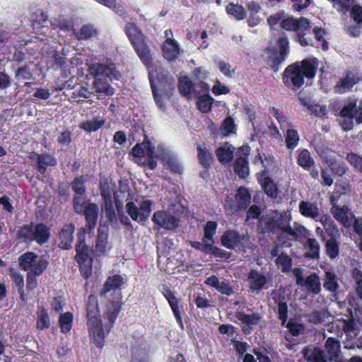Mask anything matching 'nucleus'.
<instances>
[{"label": "nucleus", "mask_w": 362, "mask_h": 362, "mask_svg": "<svg viewBox=\"0 0 362 362\" xmlns=\"http://www.w3.org/2000/svg\"><path fill=\"white\" fill-rule=\"evenodd\" d=\"M276 211L263 214L258 221V229L261 234L276 233Z\"/></svg>", "instance_id": "2eb2a0df"}, {"label": "nucleus", "mask_w": 362, "mask_h": 362, "mask_svg": "<svg viewBox=\"0 0 362 362\" xmlns=\"http://www.w3.org/2000/svg\"><path fill=\"white\" fill-rule=\"evenodd\" d=\"M48 266V262L40 257L35 262L29 266L28 272H32L33 274L40 276Z\"/></svg>", "instance_id": "6e6d98bb"}, {"label": "nucleus", "mask_w": 362, "mask_h": 362, "mask_svg": "<svg viewBox=\"0 0 362 362\" xmlns=\"http://www.w3.org/2000/svg\"><path fill=\"white\" fill-rule=\"evenodd\" d=\"M82 214L85 216L87 229L91 231L96 226L98 217V206L96 204L88 202Z\"/></svg>", "instance_id": "5701e85b"}, {"label": "nucleus", "mask_w": 362, "mask_h": 362, "mask_svg": "<svg viewBox=\"0 0 362 362\" xmlns=\"http://www.w3.org/2000/svg\"><path fill=\"white\" fill-rule=\"evenodd\" d=\"M298 207L299 211L303 216L318 221L320 214L316 204L308 201H301L299 203Z\"/></svg>", "instance_id": "bb28decb"}, {"label": "nucleus", "mask_w": 362, "mask_h": 362, "mask_svg": "<svg viewBox=\"0 0 362 362\" xmlns=\"http://www.w3.org/2000/svg\"><path fill=\"white\" fill-rule=\"evenodd\" d=\"M74 315L71 312L61 313L59 317V326L61 332L67 334L71 331L73 326Z\"/></svg>", "instance_id": "ea45409f"}, {"label": "nucleus", "mask_w": 362, "mask_h": 362, "mask_svg": "<svg viewBox=\"0 0 362 362\" xmlns=\"http://www.w3.org/2000/svg\"><path fill=\"white\" fill-rule=\"evenodd\" d=\"M105 119L99 117H95L91 120H86L79 125V128L87 132H93L98 131L105 124Z\"/></svg>", "instance_id": "a19ab883"}, {"label": "nucleus", "mask_w": 362, "mask_h": 362, "mask_svg": "<svg viewBox=\"0 0 362 362\" xmlns=\"http://www.w3.org/2000/svg\"><path fill=\"white\" fill-rule=\"evenodd\" d=\"M24 230H26V233L24 234V240H34L40 245L47 243L50 238V229L43 223H37L35 226L31 224L29 227L24 225Z\"/></svg>", "instance_id": "423d86ee"}, {"label": "nucleus", "mask_w": 362, "mask_h": 362, "mask_svg": "<svg viewBox=\"0 0 362 362\" xmlns=\"http://www.w3.org/2000/svg\"><path fill=\"white\" fill-rule=\"evenodd\" d=\"M155 147L152 145L151 142L150 141L149 146L146 147V165L148 166V169L153 170L157 168V160L158 158V154H156L155 152Z\"/></svg>", "instance_id": "603ef678"}, {"label": "nucleus", "mask_w": 362, "mask_h": 362, "mask_svg": "<svg viewBox=\"0 0 362 362\" xmlns=\"http://www.w3.org/2000/svg\"><path fill=\"white\" fill-rule=\"evenodd\" d=\"M348 211L349 207L346 205L332 206L330 210L334 218L342 224H346L348 222Z\"/></svg>", "instance_id": "c03bdc74"}, {"label": "nucleus", "mask_w": 362, "mask_h": 362, "mask_svg": "<svg viewBox=\"0 0 362 362\" xmlns=\"http://www.w3.org/2000/svg\"><path fill=\"white\" fill-rule=\"evenodd\" d=\"M275 262L277 265L281 266V271L283 272H287L291 270L292 267V259L286 253L281 252L276 259Z\"/></svg>", "instance_id": "4d7b16f0"}, {"label": "nucleus", "mask_w": 362, "mask_h": 362, "mask_svg": "<svg viewBox=\"0 0 362 362\" xmlns=\"http://www.w3.org/2000/svg\"><path fill=\"white\" fill-rule=\"evenodd\" d=\"M245 238V236L240 235L238 231L228 229L221 236L220 241L223 247L229 250H235L243 246V241Z\"/></svg>", "instance_id": "f8f14e48"}, {"label": "nucleus", "mask_w": 362, "mask_h": 362, "mask_svg": "<svg viewBox=\"0 0 362 362\" xmlns=\"http://www.w3.org/2000/svg\"><path fill=\"white\" fill-rule=\"evenodd\" d=\"M153 202L147 199L141 202L138 207L132 201L126 204V211L133 221L144 225L151 212Z\"/></svg>", "instance_id": "39448f33"}, {"label": "nucleus", "mask_w": 362, "mask_h": 362, "mask_svg": "<svg viewBox=\"0 0 362 362\" xmlns=\"http://www.w3.org/2000/svg\"><path fill=\"white\" fill-rule=\"evenodd\" d=\"M104 205L103 210L105 214V216L110 223H114L117 221V217L113 206L112 198L108 199H103Z\"/></svg>", "instance_id": "8fccbe9b"}, {"label": "nucleus", "mask_w": 362, "mask_h": 362, "mask_svg": "<svg viewBox=\"0 0 362 362\" xmlns=\"http://www.w3.org/2000/svg\"><path fill=\"white\" fill-rule=\"evenodd\" d=\"M319 60L316 57L304 59L288 65L282 73V81L291 89H298L305 83V78L313 80L317 73Z\"/></svg>", "instance_id": "f03ea898"}, {"label": "nucleus", "mask_w": 362, "mask_h": 362, "mask_svg": "<svg viewBox=\"0 0 362 362\" xmlns=\"http://www.w3.org/2000/svg\"><path fill=\"white\" fill-rule=\"evenodd\" d=\"M71 188L76 194L83 196L86 193V187L83 176L76 177L71 182Z\"/></svg>", "instance_id": "680f3d73"}, {"label": "nucleus", "mask_w": 362, "mask_h": 362, "mask_svg": "<svg viewBox=\"0 0 362 362\" xmlns=\"http://www.w3.org/2000/svg\"><path fill=\"white\" fill-rule=\"evenodd\" d=\"M93 86L96 93H103L107 96L114 94V89L110 86L109 80L107 78H101L100 77H94Z\"/></svg>", "instance_id": "f704fd0d"}, {"label": "nucleus", "mask_w": 362, "mask_h": 362, "mask_svg": "<svg viewBox=\"0 0 362 362\" xmlns=\"http://www.w3.org/2000/svg\"><path fill=\"white\" fill-rule=\"evenodd\" d=\"M303 354L307 356L308 361L310 362H329L325 351L320 348L314 349L310 355H308V353L304 350Z\"/></svg>", "instance_id": "5fc2aeb1"}, {"label": "nucleus", "mask_w": 362, "mask_h": 362, "mask_svg": "<svg viewBox=\"0 0 362 362\" xmlns=\"http://www.w3.org/2000/svg\"><path fill=\"white\" fill-rule=\"evenodd\" d=\"M51 322L47 310L42 307L37 311L36 327L40 330L47 329L50 327Z\"/></svg>", "instance_id": "a18cd8bd"}, {"label": "nucleus", "mask_w": 362, "mask_h": 362, "mask_svg": "<svg viewBox=\"0 0 362 362\" xmlns=\"http://www.w3.org/2000/svg\"><path fill=\"white\" fill-rule=\"evenodd\" d=\"M161 51L164 59L171 62L175 61L178 57L180 48L175 39H165L161 45Z\"/></svg>", "instance_id": "f3484780"}, {"label": "nucleus", "mask_w": 362, "mask_h": 362, "mask_svg": "<svg viewBox=\"0 0 362 362\" xmlns=\"http://www.w3.org/2000/svg\"><path fill=\"white\" fill-rule=\"evenodd\" d=\"M197 158L204 169L209 170L214 160L213 154L206 146H197Z\"/></svg>", "instance_id": "473e14b6"}, {"label": "nucleus", "mask_w": 362, "mask_h": 362, "mask_svg": "<svg viewBox=\"0 0 362 362\" xmlns=\"http://www.w3.org/2000/svg\"><path fill=\"white\" fill-rule=\"evenodd\" d=\"M163 295L168 300L176 321L181 327H183V322L179 308V301L173 291L168 287H165L162 291Z\"/></svg>", "instance_id": "4be33fe9"}, {"label": "nucleus", "mask_w": 362, "mask_h": 362, "mask_svg": "<svg viewBox=\"0 0 362 362\" xmlns=\"http://www.w3.org/2000/svg\"><path fill=\"white\" fill-rule=\"evenodd\" d=\"M124 33L131 42L135 52L145 66L149 69L148 78L151 84L165 83L167 74L161 66H154L151 49L147 43V37L134 23H127Z\"/></svg>", "instance_id": "f257e3e1"}, {"label": "nucleus", "mask_w": 362, "mask_h": 362, "mask_svg": "<svg viewBox=\"0 0 362 362\" xmlns=\"http://www.w3.org/2000/svg\"><path fill=\"white\" fill-rule=\"evenodd\" d=\"M151 220L158 226V229L164 228L167 230H173L178 228L180 221L177 217L164 210L154 212Z\"/></svg>", "instance_id": "6e6552de"}, {"label": "nucleus", "mask_w": 362, "mask_h": 362, "mask_svg": "<svg viewBox=\"0 0 362 362\" xmlns=\"http://www.w3.org/2000/svg\"><path fill=\"white\" fill-rule=\"evenodd\" d=\"M296 159L298 165L305 170L309 171L311 168L315 166V160L310 152L306 148L298 150Z\"/></svg>", "instance_id": "2f4dec72"}, {"label": "nucleus", "mask_w": 362, "mask_h": 362, "mask_svg": "<svg viewBox=\"0 0 362 362\" xmlns=\"http://www.w3.org/2000/svg\"><path fill=\"white\" fill-rule=\"evenodd\" d=\"M323 287L326 291L329 292H336L339 288V284L336 274L329 271L325 272V278L323 279Z\"/></svg>", "instance_id": "79ce46f5"}, {"label": "nucleus", "mask_w": 362, "mask_h": 362, "mask_svg": "<svg viewBox=\"0 0 362 362\" xmlns=\"http://www.w3.org/2000/svg\"><path fill=\"white\" fill-rule=\"evenodd\" d=\"M305 247L307 250L305 257L317 259L320 257V244L315 238H309L306 240Z\"/></svg>", "instance_id": "e433bc0d"}, {"label": "nucleus", "mask_w": 362, "mask_h": 362, "mask_svg": "<svg viewBox=\"0 0 362 362\" xmlns=\"http://www.w3.org/2000/svg\"><path fill=\"white\" fill-rule=\"evenodd\" d=\"M87 326L89 334L98 348H103L105 344V332L102 324L100 311L97 296L90 294L86 300Z\"/></svg>", "instance_id": "7ed1b4c3"}, {"label": "nucleus", "mask_w": 362, "mask_h": 362, "mask_svg": "<svg viewBox=\"0 0 362 362\" xmlns=\"http://www.w3.org/2000/svg\"><path fill=\"white\" fill-rule=\"evenodd\" d=\"M248 153L245 156L238 157L234 162L233 168L235 174L242 179L249 175Z\"/></svg>", "instance_id": "c756f323"}, {"label": "nucleus", "mask_w": 362, "mask_h": 362, "mask_svg": "<svg viewBox=\"0 0 362 362\" xmlns=\"http://www.w3.org/2000/svg\"><path fill=\"white\" fill-rule=\"evenodd\" d=\"M346 160L355 171L362 175V156L351 152L346 154Z\"/></svg>", "instance_id": "3c124183"}, {"label": "nucleus", "mask_w": 362, "mask_h": 362, "mask_svg": "<svg viewBox=\"0 0 362 362\" xmlns=\"http://www.w3.org/2000/svg\"><path fill=\"white\" fill-rule=\"evenodd\" d=\"M158 158L160 160L165 169L170 173L177 175L182 173V166L177 158L169 152L162 151L158 153Z\"/></svg>", "instance_id": "4468645a"}, {"label": "nucleus", "mask_w": 362, "mask_h": 362, "mask_svg": "<svg viewBox=\"0 0 362 362\" xmlns=\"http://www.w3.org/2000/svg\"><path fill=\"white\" fill-rule=\"evenodd\" d=\"M248 279L250 282V290L252 292H259L261 291L264 286L267 284V278L264 274H259L255 269H251Z\"/></svg>", "instance_id": "c85d7f7f"}, {"label": "nucleus", "mask_w": 362, "mask_h": 362, "mask_svg": "<svg viewBox=\"0 0 362 362\" xmlns=\"http://www.w3.org/2000/svg\"><path fill=\"white\" fill-rule=\"evenodd\" d=\"M300 139L297 130L288 129L286 132L285 142L288 149L293 150L298 144Z\"/></svg>", "instance_id": "49530a36"}, {"label": "nucleus", "mask_w": 362, "mask_h": 362, "mask_svg": "<svg viewBox=\"0 0 362 362\" xmlns=\"http://www.w3.org/2000/svg\"><path fill=\"white\" fill-rule=\"evenodd\" d=\"M325 354L329 362H340L341 344L338 339L329 337L325 344Z\"/></svg>", "instance_id": "aec40b11"}, {"label": "nucleus", "mask_w": 362, "mask_h": 362, "mask_svg": "<svg viewBox=\"0 0 362 362\" xmlns=\"http://www.w3.org/2000/svg\"><path fill=\"white\" fill-rule=\"evenodd\" d=\"M262 188L268 197L272 199H276L278 197L277 185L270 177L267 176L264 178Z\"/></svg>", "instance_id": "37998d69"}, {"label": "nucleus", "mask_w": 362, "mask_h": 362, "mask_svg": "<svg viewBox=\"0 0 362 362\" xmlns=\"http://www.w3.org/2000/svg\"><path fill=\"white\" fill-rule=\"evenodd\" d=\"M235 124L234 119L230 117H227L221 123L220 127V133L223 136H228L231 134L235 133Z\"/></svg>", "instance_id": "09e8293b"}, {"label": "nucleus", "mask_w": 362, "mask_h": 362, "mask_svg": "<svg viewBox=\"0 0 362 362\" xmlns=\"http://www.w3.org/2000/svg\"><path fill=\"white\" fill-rule=\"evenodd\" d=\"M235 148L228 142H224L223 144L217 148L216 155L218 161L222 164L230 163L234 158Z\"/></svg>", "instance_id": "cd10ccee"}, {"label": "nucleus", "mask_w": 362, "mask_h": 362, "mask_svg": "<svg viewBox=\"0 0 362 362\" xmlns=\"http://www.w3.org/2000/svg\"><path fill=\"white\" fill-rule=\"evenodd\" d=\"M325 254L331 259H334L339 255L340 242L338 238H329L325 244Z\"/></svg>", "instance_id": "58836bf2"}, {"label": "nucleus", "mask_w": 362, "mask_h": 362, "mask_svg": "<svg viewBox=\"0 0 362 362\" xmlns=\"http://www.w3.org/2000/svg\"><path fill=\"white\" fill-rule=\"evenodd\" d=\"M36 156V169L37 173L44 176L47 167H55L57 158L49 153H35Z\"/></svg>", "instance_id": "6ab92c4d"}, {"label": "nucleus", "mask_w": 362, "mask_h": 362, "mask_svg": "<svg viewBox=\"0 0 362 362\" xmlns=\"http://www.w3.org/2000/svg\"><path fill=\"white\" fill-rule=\"evenodd\" d=\"M357 104L352 101L344 105L339 112V115L343 118H354L356 112Z\"/></svg>", "instance_id": "bf43d9fd"}, {"label": "nucleus", "mask_w": 362, "mask_h": 362, "mask_svg": "<svg viewBox=\"0 0 362 362\" xmlns=\"http://www.w3.org/2000/svg\"><path fill=\"white\" fill-rule=\"evenodd\" d=\"M47 15L44 13L42 10H37L32 13L30 17V21L32 23V27L33 30L38 31L39 29H42L47 22Z\"/></svg>", "instance_id": "4c0bfd02"}, {"label": "nucleus", "mask_w": 362, "mask_h": 362, "mask_svg": "<svg viewBox=\"0 0 362 362\" xmlns=\"http://www.w3.org/2000/svg\"><path fill=\"white\" fill-rule=\"evenodd\" d=\"M75 226L73 223L65 224L59 233V247L63 250H70L74 240Z\"/></svg>", "instance_id": "412c9836"}, {"label": "nucleus", "mask_w": 362, "mask_h": 362, "mask_svg": "<svg viewBox=\"0 0 362 362\" xmlns=\"http://www.w3.org/2000/svg\"><path fill=\"white\" fill-rule=\"evenodd\" d=\"M235 317L243 323L241 329L245 335L250 334L255 326H257L261 321L262 317L260 314L253 313L248 315L243 311H238L235 313Z\"/></svg>", "instance_id": "9b49d317"}, {"label": "nucleus", "mask_w": 362, "mask_h": 362, "mask_svg": "<svg viewBox=\"0 0 362 362\" xmlns=\"http://www.w3.org/2000/svg\"><path fill=\"white\" fill-rule=\"evenodd\" d=\"M203 93L202 95L196 96L197 98L196 105L200 112L208 113L211 110L214 99L210 96L209 92Z\"/></svg>", "instance_id": "c9c22d12"}, {"label": "nucleus", "mask_w": 362, "mask_h": 362, "mask_svg": "<svg viewBox=\"0 0 362 362\" xmlns=\"http://www.w3.org/2000/svg\"><path fill=\"white\" fill-rule=\"evenodd\" d=\"M75 261L78 264L79 271L85 279H88L93 272V251L88 245L76 246Z\"/></svg>", "instance_id": "20e7f679"}, {"label": "nucleus", "mask_w": 362, "mask_h": 362, "mask_svg": "<svg viewBox=\"0 0 362 362\" xmlns=\"http://www.w3.org/2000/svg\"><path fill=\"white\" fill-rule=\"evenodd\" d=\"M193 77L197 83V88H199L202 93L209 92V85L204 81L208 78L209 73L203 66H199L194 69Z\"/></svg>", "instance_id": "a878e982"}, {"label": "nucleus", "mask_w": 362, "mask_h": 362, "mask_svg": "<svg viewBox=\"0 0 362 362\" xmlns=\"http://www.w3.org/2000/svg\"><path fill=\"white\" fill-rule=\"evenodd\" d=\"M92 95V92L90 91L87 87L81 86L78 89L72 93L71 98L78 103H81L84 101V100H81V98L89 99Z\"/></svg>", "instance_id": "13d9d810"}, {"label": "nucleus", "mask_w": 362, "mask_h": 362, "mask_svg": "<svg viewBox=\"0 0 362 362\" xmlns=\"http://www.w3.org/2000/svg\"><path fill=\"white\" fill-rule=\"evenodd\" d=\"M97 35V30L90 24L83 25L79 32V38L88 40Z\"/></svg>", "instance_id": "338daca9"}, {"label": "nucleus", "mask_w": 362, "mask_h": 362, "mask_svg": "<svg viewBox=\"0 0 362 362\" xmlns=\"http://www.w3.org/2000/svg\"><path fill=\"white\" fill-rule=\"evenodd\" d=\"M303 284L307 291L313 295H318L321 291L320 279L316 273L307 276Z\"/></svg>", "instance_id": "7c9ffc66"}, {"label": "nucleus", "mask_w": 362, "mask_h": 362, "mask_svg": "<svg viewBox=\"0 0 362 362\" xmlns=\"http://www.w3.org/2000/svg\"><path fill=\"white\" fill-rule=\"evenodd\" d=\"M350 17L356 24H362V6L353 5L350 9Z\"/></svg>", "instance_id": "774afa93"}, {"label": "nucleus", "mask_w": 362, "mask_h": 362, "mask_svg": "<svg viewBox=\"0 0 362 362\" xmlns=\"http://www.w3.org/2000/svg\"><path fill=\"white\" fill-rule=\"evenodd\" d=\"M90 73L94 77H100L101 78H107L112 81L117 78V71L115 64L109 63L108 64L95 63L90 68Z\"/></svg>", "instance_id": "9d476101"}, {"label": "nucleus", "mask_w": 362, "mask_h": 362, "mask_svg": "<svg viewBox=\"0 0 362 362\" xmlns=\"http://www.w3.org/2000/svg\"><path fill=\"white\" fill-rule=\"evenodd\" d=\"M107 233H103L100 228L98 229V235L96 239L95 248L96 250L101 254H104L107 244Z\"/></svg>", "instance_id": "052dcab7"}, {"label": "nucleus", "mask_w": 362, "mask_h": 362, "mask_svg": "<svg viewBox=\"0 0 362 362\" xmlns=\"http://www.w3.org/2000/svg\"><path fill=\"white\" fill-rule=\"evenodd\" d=\"M150 140L147 136H145L144 140L141 143H137L132 149L130 154L135 158H144L145 156V151L146 147L149 146Z\"/></svg>", "instance_id": "864d4df0"}, {"label": "nucleus", "mask_w": 362, "mask_h": 362, "mask_svg": "<svg viewBox=\"0 0 362 362\" xmlns=\"http://www.w3.org/2000/svg\"><path fill=\"white\" fill-rule=\"evenodd\" d=\"M122 295L120 291L114 293L113 299L109 300L106 304V310L105 315L108 320V325L106 334H108L117 320L122 307Z\"/></svg>", "instance_id": "0eeeda50"}, {"label": "nucleus", "mask_w": 362, "mask_h": 362, "mask_svg": "<svg viewBox=\"0 0 362 362\" xmlns=\"http://www.w3.org/2000/svg\"><path fill=\"white\" fill-rule=\"evenodd\" d=\"M178 90L180 95L188 100H190L192 97L197 96L202 93L199 88H197V83H194L187 76H182L179 78Z\"/></svg>", "instance_id": "ddd939ff"}, {"label": "nucleus", "mask_w": 362, "mask_h": 362, "mask_svg": "<svg viewBox=\"0 0 362 362\" xmlns=\"http://www.w3.org/2000/svg\"><path fill=\"white\" fill-rule=\"evenodd\" d=\"M218 223L214 221H208L204 226V237L202 241L206 242V240L214 243V236L216 233Z\"/></svg>", "instance_id": "de8ad7c7"}, {"label": "nucleus", "mask_w": 362, "mask_h": 362, "mask_svg": "<svg viewBox=\"0 0 362 362\" xmlns=\"http://www.w3.org/2000/svg\"><path fill=\"white\" fill-rule=\"evenodd\" d=\"M360 78L353 72L348 71L346 75L341 78L334 87L335 93L342 94L352 89L354 85L360 81Z\"/></svg>", "instance_id": "dca6fc26"}, {"label": "nucleus", "mask_w": 362, "mask_h": 362, "mask_svg": "<svg viewBox=\"0 0 362 362\" xmlns=\"http://www.w3.org/2000/svg\"><path fill=\"white\" fill-rule=\"evenodd\" d=\"M226 13L237 21H243L247 17V10L239 4L230 2L226 6Z\"/></svg>", "instance_id": "72a5a7b5"}, {"label": "nucleus", "mask_w": 362, "mask_h": 362, "mask_svg": "<svg viewBox=\"0 0 362 362\" xmlns=\"http://www.w3.org/2000/svg\"><path fill=\"white\" fill-rule=\"evenodd\" d=\"M246 8L249 12V16L247 23L249 27L257 26L261 21L258 13L261 10L260 4L257 1L251 0L247 2Z\"/></svg>", "instance_id": "393cba45"}, {"label": "nucleus", "mask_w": 362, "mask_h": 362, "mask_svg": "<svg viewBox=\"0 0 362 362\" xmlns=\"http://www.w3.org/2000/svg\"><path fill=\"white\" fill-rule=\"evenodd\" d=\"M276 44L279 47V54L287 58L289 53V42L286 35L281 36L277 40Z\"/></svg>", "instance_id": "0e129e2a"}, {"label": "nucleus", "mask_w": 362, "mask_h": 362, "mask_svg": "<svg viewBox=\"0 0 362 362\" xmlns=\"http://www.w3.org/2000/svg\"><path fill=\"white\" fill-rule=\"evenodd\" d=\"M207 254L221 259H229L231 256V254L229 252L214 245L213 243H210V247Z\"/></svg>", "instance_id": "e2e57ef3"}, {"label": "nucleus", "mask_w": 362, "mask_h": 362, "mask_svg": "<svg viewBox=\"0 0 362 362\" xmlns=\"http://www.w3.org/2000/svg\"><path fill=\"white\" fill-rule=\"evenodd\" d=\"M280 26L287 31L297 32L298 30H309L310 21L305 17H300L299 19L288 17L281 21Z\"/></svg>", "instance_id": "a211bd4d"}, {"label": "nucleus", "mask_w": 362, "mask_h": 362, "mask_svg": "<svg viewBox=\"0 0 362 362\" xmlns=\"http://www.w3.org/2000/svg\"><path fill=\"white\" fill-rule=\"evenodd\" d=\"M124 284V279L119 274H115L107 278L103 288L100 291L99 295L101 297H105L110 291L119 288Z\"/></svg>", "instance_id": "b1692460"}, {"label": "nucleus", "mask_w": 362, "mask_h": 362, "mask_svg": "<svg viewBox=\"0 0 362 362\" xmlns=\"http://www.w3.org/2000/svg\"><path fill=\"white\" fill-rule=\"evenodd\" d=\"M286 327L293 337L299 336L300 334L303 333L305 329V327L303 324L294 322L292 319L288 322Z\"/></svg>", "instance_id": "69168bd1"}, {"label": "nucleus", "mask_w": 362, "mask_h": 362, "mask_svg": "<svg viewBox=\"0 0 362 362\" xmlns=\"http://www.w3.org/2000/svg\"><path fill=\"white\" fill-rule=\"evenodd\" d=\"M235 198L237 202L236 204H233L230 199V201L226 200L224 205L226 209H230L233 213L246 209L251 202V194L245 187H240L238 189Z\"/></svg>", "instance_id": "1a4fd4ad"}]
</instances>
